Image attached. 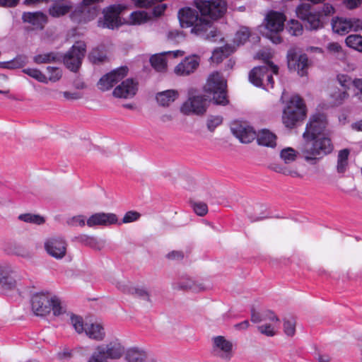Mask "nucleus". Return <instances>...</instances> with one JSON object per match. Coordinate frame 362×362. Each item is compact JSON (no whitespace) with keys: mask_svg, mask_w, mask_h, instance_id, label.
<instances>
[{"mask_svg":"<svg viewBox=\"0 0 362 362\" xmlns=\"http://www.w3.org/2000/svg\"><path fill=\"white\" fill-rule=\"evenodd\" d=\"M194 5L200 13L190 7L180 8L177 16L182 28H192L191 33L204 40H211L217 36V29L211 20H218L227 11L225 0H194Z\"/></svg>","mask_w":362,"mask_h":362,"instance_id":"obj_1","label":"nucleus"},{"mask_svg":"<svg viewBox=\"0 0 362 362\" xmlns=\"http://www.w3.org/2000/svg\"><path fill=\"white\" fill-rule=\"evenodd\" d=\"M327 124V118L323 113H316L310 117L303 134L305 143L300 148L305 160L321 158L333 151L334 146L329 138H318L325 132Z\"/></svg>","mask_w":362,"mask_h":362,"instance_id":"obj_2","label":"nucleus"},{"mask_svg":"<svg viewBox=\"0 0 362 362\" xmlns=\"http://www.w3.org/2000/svg\"><path fill=\"white\" fill-rule=\"evenodd\" d=\"M306 106L300 96H292L285 107L282 121L287 128H294L297 124L303 120L306 116Z\"/></svg>","mask_w":362,"mask_h":362,"instance_id":"obj_3","label":"nucleus"},{"mask_svg":"<svg viewBox=\"0 0 362 362\" xmlns=\"http://www.w3.org/2000/svg\"><path fill=\"white\" fill-rule=\"evenodd\" d=\"M125 353V347L117 339L95 348L88 362H107V359L117 360Z\"/></svg>","mask_w":362,"mask_h":362,"instance_id":"obj_4","label":"nucleus"},{"mask_svg":"<svg viewBox=\"0 0 362 362\" xmlns=\"http://www.w3.org/2000/svg\"><path fill=\"white\" fill-rule=\"evenodd\" d=\"M226 81L218 71L209 75L204 86V91L213 95V100L217 105H226L229 100L226 92Z\"/></svg>","mask_w":362,"mask_h":362,"instance_id":"obj_5","label":"nucleus"},{"mask_svg":"<svg viewBox=\"0 0 362 362\" xmlns=\"http://www.w3.org/2000/svg\"><path fill=\"white\" fill-rule=\"evenodd\" d=\"M266 28L268 30L267 37L274 44H279L282 38L279 33L283 30L286 16L277 11H270L267 16Z\"/></svg>","mask_w":362,"mask_h":362,"instance_id":"obj_6","label":"nucleus"},{"mask_svg":"<svg viewBox=\"0 0 362 362\" xmlns=\"http://www.w3.org/2000/svg\"><path fill=\"white\" fill-rule=\"evenodd\" d=\"M86 45L83 41H77L64 57V63L71 71L76 72L81 66L85 56Z\"/></svg>","mask_w":362,"mask_h":362,"instance_id":"obj_7","label":"nucleus"},{"mask_svg":"<svg viewBox=\"0 0 362 362\" xmlns=\"http://www.w3.org/2000/svg\"><path fill=\"white\" fill-rule=\"evenodd\" d=\"M125 6L121 4L110 5L103 9V19L98 22V27L113 30L121 25L120 14Z\"/></svg>","mask_w":362,"mask_h":362,"instance_id":"obj_8","label":"nucleus"},{"mask_svg":"<svg viewBox=\"0 0 362 362\" xmlns=\"http://www.w3.org/2000/svg\"><path fill=\"white\" fill-rule=\"evenodd\" d=\"M296 12L300 19L307 23L305 26L310 30H317L323 26L320 13L314 11L310 4H300L296 8Z\"/></svg>","mask_w":362,"mask_h":362,"instance_id":"obj_9","label":"nucleus"},{"mask_svg":"<svg viewBox=\"0 0 362 362\" xmlns=\"http://www.w3.org/2000/svg\"><path fill=\"white\" fill-rule=\"evenodd\" d=\"M113 280L117 288L124 292L129 293L141 300L151 303L149 292L144 287H134L129 281L125 279L122 275L114 278H107Z\"/></svg>","mask_w":362,"mask_h":362,"instance_id":"obj_10","label":"nucleus"},{"mask_svg":"<svg viewBox=\"0 0 362 362\" xmlns=\"http://www.w3.org/2000/svg\"><path fill=\"white\" fill-rule=\"evenodd\" d=\"M53 298L49 292H40L34 294L31 298V307L33 313L37 316L43 317L51 311V303Z\"/></svg>","mask_w":362,"mask_h":362,"instance_id":"obj_11","label":"nucleus"},{"mask_svg":"<svg viewBox=\"0 0 362 362\" xmlns=\"http://www.w3.org/2000/svg\"><path fill=\"white\" fill-rule=\"evenodd\" d=\"M286 57L288 67L290 70L296 71L300 76L307 74L308 57L306 54L298 55L295 49H290Z\"/></svg>","mask_w":362,"mask_h":362,"instance_id":"obj_12","label":"nucleus"},{"mask_svg":"<svg viewBox=\"0 0 362 362\" xmlns=\"http://www.w3.org/2000/svg\"><path fill=\"white\" fill-rule=\"evenodd\" d=\"M44 247L49 255L57 259H62L66 254L67 243L64 238L59 236L47 238Z\"/></svg>","mask_w":362,"mask_h":362,"instance_id":"obj_13","label":"nucleus"},{"mask_svg":"<svg viewBox=\"0 0 362 362\" xmlns=\"http://www.w3.org/2000/svg\"><path fill=\"white\" fill-rule=\"evenodd\" d=\"M207 102L208 100L204 95L189 96L180 110L185 115H203L206 111Z\"/></svg>","mask_w":362,"mask_h":362,"instance_id":"obj_14","label":"nucleus"},{"mask_svg":"<svg viewBox=\"0 0 362 362\" xmlns=\"http://www.w3.org/2000/svg\"><path fill=\"white\" fill-rule=\"evenodd\" d=\"M267 66H259L253 68L249 74V80L250 83L257 87H261L263 85V80L265 75L267 74L268 69L270 68L274 74H278L279 67L275 65L269 57L264 59Z\"/></svg>","mask_w":362,"mask_h":362,"instance_id":"obj_15","label":"nucleus"},{"mask_svg":"<svg viewBox=\"0 0 362 362\" xmlns=\"http://www.w3.org/2000/svg\"><path fill=\"white\" fill-rule=\"evenodd\" d=\"M127 66H121L103 76L98 81V86L103 90H108L122 81L128 74Z\"/></svg>","mask_w":362,"mask_h":362,"instance_id":"obj_16","label":"nucleus"},{"mask_svg":"<svg viewBox=\"0 0 362 362\" xmlns=\"http://www.w3.org/2000/svg\"><path fill=\"white\" fill-rule=\"evenodd\" d=\"M213 354L225 361H229L233 356V344L223 336L213 339Z\"/></svg>","mask_w":362,"mask_h":362,"instance_id":"obj_17","label":"nucleus"},{"mask_svg":"<svg viewBox=\"0 0 362 362\" xmlns=\"http://www.w3.org/2000/svg\"><path fill=\"white\" fill-rule=\"evenodd\" d=\"M231 132L242 143L252 142L257 136L253 128L245 122H234L231 124Z\"/></svg>","mask_w":362,"mask_h":362,"instance_id":"obj_18","label":"nucleus"},{"mask_svg":"<svg viewBox=\"0 0 362 362\" xmlns=\"http://www.w3.org/2000/svg\"><path fill=\"white\" fill-rule=\"evenodd\" d=\"M138 90V83L133 78H127L115 87L112 95L119 98H130L134 97Z\"/></svg>","mask_w":362,"mask_h":362,"instance_id":"obj_19","label":"nucleus"},{"mask_svg":"<svg viewBox=\"0 0 362 362\" xmlns=\"http://www.w3.org/2000/svg\"><path fill=\"white\" fill-rule=\"evenodd\" d=\"M199 65V58L197 55L185 57L175 68L177 76H185L194 73Z\"/></svg>","mask_w":362,"mask_h":362,"instance_id":"obj_20","label":"nucleus"},{"mask_svg":"<svg viewBox=\"0 0 362 362\" xmlns=\"http://www.w3.org/2000/svg\"><path fill=\"white\" fill-rule=\"evenodd\" d=\"M22 20L33 26V30H43L48 21L46 14L42 12H24L22 15Z\"/></svg>","mask_w":362,"mask_h":362,"instance_id":"obj_21","label":"nucleus"},{"mask_svg":"<svg viewBox=\"0 0 362 362\" xmlns=\"http://www.w3.org/2000/svg\"><path fill=\"white\" fill-rule=\"evenodd\" d=\"M118 219L115 214L97 213L92 215L87 220V225L89 227L95 226H109L115 224Z\"/></svg>","mask_w":362,"mask_h":362,"instance_id":"obj_22","label":"nucleus"},{"mask_svg":"<svg viewBox=\"0 0 362 362\" xmlns=\"http://www.w3.org/2000/svg\"><path fill=\"white\" fill-rule=\"evenodd\" d=\"M250 320L253 323H260L267 320L276 322H279V318L273 311L270 310H266L262 312H259L255 308L251 309Z\"/></svg>","mask_w":362,"mask_h":362,"instance_id":"obj_23","label":"nucleus"},{"mask_svg":"<svg viewBox=\"0 0 362 362\" xmlns=\"http://www.w3.org/2000/svg\"><path fill=\"white\" fill-rule=\"evenodd\" d=\"M177 287L182 290L199 291L205 289L204 283L199 282L187 275L185 276L178 283Z\"/></svg>","mask_w":362,"mask_h":362,"instance_id":"obj_24","label":"nucleus"},{"mask_svg":"<svg viewBox=\"0 0 362 362\" xmlns=\"http://www.w3.org/2000/svg\"><path fill=\"white\" fill-rule=\"evenodd\" d=\"M85 332L89 338L97 341H102L105 336L103 325L98 322L86 324Z\"/></svg>","mask_w":362,"mask_h":362,"instance_id":"obj_25","label":"nucleus"},{"mask_svg":"<svg viewBox=\"0 0 362 362\" xmlns=\"http://www.w3.org/2000/svg\"><path fill=\"white\" fill-rule=\"evenodd\" d=\"M259 145L274 147L276 144V136L274 134L267 129H262L256 136Z\"/></svg>","mask_w":362,"mask_h":362,"instance_id":"obj_26","label":"nucleus"},{"mask_svg":"<svg viewBox=\"0 0 362 362\" xmlns=\"http://www.w3.org/2000/svg\"><path fill=\"white\" fill-rule=\"evenodd\" d=\"M350 23L351 22L349 18L337 17L332 20V30L339 35H345L351 31Z\"/></svg>","mask_w":362,"mask_h":362,"instance_id":"obj_27","label":"nucleus"},{"mask_svg":"<svg viewBox=\"0 0 362 362\" xmlns=\"http://www.w3.org/2000/svg\"><path fill=\"white\" fill-rule=\"evenodd\" d=\"M178 92L175 90H167L157 93L156 100L162 106H168L178 97Z\"/></svg>","mask_w":362,"mask_h":362,"instance_id":"obj_28","label":"nucleus"},{"mask_svg":"<svg viewBox=\"0 0 362 362\" xmlns=\"http://www.w3.org/2000/svg\"><path fill=\"white\" fill-rule=\"evenodd\" d=\"M147 354L143 349L138 348H131L126 351L125 359L128 362H144Z\"/></svg>","mask_w":362,"mask_h":362,"instance_id":"obj_29","label":"nucleus"},{"mask_svg":"<svg viewBox=\"0 0 362 362\" xmlns=\"http://www.w3.org/2000/svg\"><path fill=\"white\" fill-rule=\"evenodd\" d=\"M72 6L70 4H53L48 9V13L53 18L62 17L70 12Z\"/></svg>","mask_w":362,"mask_h":362,"instance_id":"obj_30","label":"nucleus"},{"mask_svg":"<svg viewBox=\"0 0 362 362\" xmlns=\"http://www.w3.org/2000/svg\"><path fill=\"white\" fill-rule=\"evenodd\" d=\"M150 63L157 71L163 72L167 69V62L164 54H157L151 56Z\"/></svg>","mask_w":362,"mask_h":362,"instance_id":"obj_31","label":"nucleus"},{"mask_svg":"<svg viewBox=\"0 0 362 362\" xmlns=\"http://www.w3.org/2000/svg\"><path fill=\"white\" fill-rule=\"evenodd\" d=\"M296 320L292 316H287L283 319V330L287 337H292L296 334Z\"/></svg>","mask_w":362,"mask_h":362,"instance_id":"obj_32","label":"nucleus"},{"mask_svg":"<svg viewBox=\"0 0 362 362\" xmlns=\"http://www.w3.org/2000/svg\"><path fill=\"white\" fill-rule=\"evenodd\" d=\"M349 153V150L347 148L339 151L337 157V165L338 173H343L346 171V167L348 165Z\"/></svg>","mask_w":362,"mask_h":362,"instance_id":"obj_33","label":"nucleus"},{"mask_svg":"<svg viewBox=\"0 0 362 362\" xmlns=\"http://www.w3.org/2000/svg\"><path fill=\"white\" fill-rule=\"evenodd\" d=\"M233 52V50L230 46L226 45L214 50L211 56V59L214 62L218 64L221 62L224 58L229 56Z\"/></svg>","mask_w":362,"mask_h":362,"instance_id":"obj_34","label":"nucleus"},{"mask_svg":"<svg viewBox=\"0 0 362 362\" xmlns=\"http://www.w3.org/2000/svg\"><path fill=\"white\" fill-rule=\"evenodd\" d=\"M26 63L25 57L19 56L11 61L0 62V67L8 69H15L23 67Z\"/></svg>","mask_w":362,"mask_h":362,"instance_id":"obj_35","label":"nucleus"},{"mask_svg":"<svg viewBox=\"0 0 362 362\" xmlns=\"http://www.w3.org/2000/svg\"><path fill=\"white\" fill-rule=\"evenodd\" d=\"M18 218L23 222L35 225H42L45 222V219L43 216L30 213L20 214Z\"/></svg>","mask_w":362,"mask_h":362,"instance_id":"obj_36","label":"nucleus"},{"mask_svg":"<svg viewBox=\"0 0 362 362\" xmlns=\"http://www.w3.org/2000/svg\"><path fill=\"white\" fill-rule=\"evenodd\" d=\"M331 97L333 99V104L339 105L349 98V93L346 90L336 88L332 92Z\"/></svg>","mask_w":362,"mask_h":362,"instance_id":"obj_37","label":"nucleus"},{"mask_svg":"<svg viewBox=\"0 0 362 362\" xmlns=\"http://www.w3.org/2000/svg\"><path fill=\"white\" fill-rule=\"evenodd\" d=\"M16 281L10 273H0V286L5 289H12L16 287Z\"/></svg>","mask_w":362,"mask_h":362,"instance_id":"obj_38","label":"nucleus"},{"mask_svg":"<svg viewBox=\"0 0 362 362\" xmlns=\"http://www.w3.org/2000/svg\"><path fill=\"white\" fill-rule=\"evenodd\" d=\"M345 42L348 47L358 51H362V36L358 35H350L346 38Z\"/></svg>","mask_w":362,"mask_h":362,"instance_id":"obj_39","label":"nucleus"},{"mask_svg":"<svg viewBox=\"0 0 362 362\" xmlns=\"http://www.w3.org/2000/svg\"><path fill=\"white\" fill-rule=\"evenodd\" d=\"M88 58L93 64H100L103 62L107 57L103 49L96 47L90 52Z\"/></svg>","mask_w":362,"mask_h":362,"instance_id":"obj_40","label":"nucleus"},{"mask_svg":"<svg viewBox=\"0 0 362 362\" xmlns=\"http://www.w3.org/2000/svg\"><path fill=\"white\" fill-rule=\"evenodd\" d=\"M23 71L39 82L45 83H48V79L47 76L40 70L37 69L28 68L23 69Z\"/></svg>","mask_w":362,"mask_h":362,"instance_id":"obj_41","label":"nucleus"},{"mask_svg":"<svg viewBox=\"0 0 362 362\" xmlns=\"http://www.w3.org/2000/svg\"><path fill=\"white\" fill-rule=\"evenodd\" d=\"M287 30L291 35L298 36L303 33V25L297 20L291 19L287 23Z\"/></svg>","mask_w":362,"mask_h":362,"instance_id":"obj_42","label":"nucleus"},{"mask_svg":"<svg viewBox=\"0 0 362 362\" xmlns=\"http://www.w3.org/2000/svg\"><path fill=\"white\" fill-rule=\"evenodd\" d=\"M57 54L55 52H49L46 54H37L34 57V62L37 64L50 63L57 59Z\"/></svg>","mask_w":362,"mask_h":362,"instance_id":"obj_43","label":"nucleus"},{"mask_svg":"<svg viewBox=\"0 0 362 362\" xmlns=\"http://www.w3.org/2000/svg\"><path fill=\"white\" fill-rule=\"evenodd\" d=\"M79 240L85 245L89 246L90 247L95 250H100L101 245L98 240L94 237H90L88 235H81L78 238Z\"/></svg>","mask_w":362,"mask_h":362,"instance_id":"obj_44","label":"nucleus"},{"mask_svg":"<svg viewBox=\"0 0 362 362\" xmlns=\"http://www.w3.org/2000/svg\"><path fill=\"white\" fill-rule=\"evenodd\" d=\"M257 330L262 334H264L268 337H274L277 333L274 326L271 323H265L264 325L257 326Z\"/></svg>","mask_w":362,"mask_h":362,"instance_id":"obj_45","label":"nucleus"},{"mask_svg":"<svg viewBox=\"0 0 362 362\" xmlns=\"http://www.w3.org/2000/svg\"><path fill=\"white\" fill-rule=\"evenodd\" d=\"M148 19L146 11H134L130 15V20L133 24H141L146 23Z\"/></svg>","mask_w":362,"mask_h":362,"instance_id":"obj_46","label":"nucleus"},{"mask_svg":"<svg viewBox=\"0 0 362 362\" xmlns=\"http://www.w3.org/2000/svg\"><path fill=\"white\" fill-rule=\"evenodd\" d=\"M280 156L285 163H289L296 160V153L293 148L288 147L281 151Z\"/></svg>","mask_w":362,"mask_h":362,"instance_id":"obj_47","label":"nucleus"},{"mask_svg":"<svg viewBox=\"0 0 362 362\" xmlns=\"http://www.w3.org/2000/svg\"><path fill=\"white\" fill-rule=\"evenodd\" d=\"M71 322L77 333L81 334L85 332L86 326L84 327L83 319L81 317L73 315L71 317Z\"/></svg>","mask_w":362,"mask_h":362,"instance_id":"obj_48","label":"nucleus"},{"mask_svg":"<svg viewBox=\"0 0 362 362\" xmlns=\"http://www.w3.org/2000/svg\"><path fill=\"white\" fill-rule=\"evenodd\" d=\"M53 310V314L55 316L60 315L63 313L65 312L64 308L62 306V303L60 300L56 296H53L52 303H51V310Z\"/></svg>","mask_w":362,"mask_h":362,"instance_id":"obj_49","label":"nucleus"},{"mask_svg":"<svg viewBox=\"0 0 362 362\" xmlns=\"http://www.w3.org/2000/svg\"><path fill=\"white\" fill-rule=\"evenodd\" d=\"M192 207L193 208L194 211L200 216H204L208 212V206L204 202H192Z\"/></svg>","mask_w":362,"mask_h":362,"instance_id":"obj_50","label":"nucleus"},{"mask_svg":"<svg viewBox=\"0 0 362 362\" xmlns=\"http://www.w3.org/2000/svg\"><path fill=\"white\" fill-rule=\"evenodd\" d=\"M47 71L49 74L48 81L56 82L59 81L62 77V72L59 68L53 66H47Z\"/></svg>","mask_w":362,"mask_h":362,"instance_id":"obj_51","label":"nucleus"},{"mask_svg":"<svg viewBox=\"0 0 362 362\" xmlns=\"http://www.w3.org/2000/svg\"><path fill=\"white\" fill-rule=\"evenodd\" d=\"M337 81L343 89L346 90L349 89L350 86L353 84L351 78L346 74H339L337 76Z\"/></svg>","mask_w":362,"mask_h":362,"instance_id":"obj_52","label":"nucleus"},{"mask_svg":"<svg viewBox=\"0 0 362 362\" xmlns=\"http://www.w3.org/2000/svg\"><path fill=\"white\" fill-rule=\"evenodd\" d=\"M67 279L76 281H92V279L90 278V275L89 273H72L70 276H67Z\"/></svg>","mask_w":362,"mask_h":362,"instance_id":"obj_53","label":"nucleus"},{"mask_svg":"<svg viewBox=\"0 0 362 362\" xmlns=\"http://www.w3.org/2000/svg\"><path fill=\"white\" fill-rule=\"evenodd\" d=\"M185 257V253L182 250H173L166 255V258L170 261L180 262Z\"/></svg>","mask_w":362,"mask_h":362,"instance_id":"obj_54","label":"nucleus"},{"mask_svg":"<svg viewBox=\"0 0 362 362\" xmlns=\"http://www.w3.org/2000/svg\"><path fill=\"white\" fill-rule=\"evenodd\" d=\"M316 12H319L320 13V20L322 21V18L323 16H329L334 13L335 8L334 6L329 4H324L322 8L320 11H316Z\"/></svg>","mask_w":362,"mask_h":362,"instance_id":"obj_55","label":"nucleus"},{"mask_svg":"<svg viewBox=\"0 0 362 362\" xmlns=\"http://www.w3.org/2000/svg\"><path fill=\"white\" fill-rule=\"evenodd\" d=\"M222 122L223 118L221 116L213 117L208 120L207 127L209 131L213 132Z\"/></svg>","mask_w":362,"mask_h":362,"instance_id":"obj_56","label":"nucleus"},{"mask_svg":"<svg viewBox=\"0 0 362 362\" xmlns=\"http://www.w3.org/2000/svg\"><path fill=\"white\" fill-rule=\"evenodd\" d=\"M250 37V32L247 29L245 28L236 33L235 40L238 43L243 44L246 42Z\"/></svg>","mask_w":362,"mask_h":362,"instance_id":"obj_57","label":"nucleus"},{"mask_svg":"<svg viewBox=\"0 0 362 362\" xmlns=\"http://www.w3.org/2000/svg\"><path fill=\"white\" fill-rule=\"evenodd\" d=\"M140 217V214L134 211H129L125 214L123 217L122 222L124 223H130L136 221Z\"/></svg>","mask_w":362,"mask_h":362,"instance_id":"obj_58","label":"nucleus"},{"mask_svg":"<svg viewBox=\"0 0 362 362\" xmlns=\"http://www.w3.org/2000/svg\"><path fill=\"white\" fill-rule=\"evenodd\" d=\"M343 4L346 8L353 10L362 4V0H344Z\"/></svg>","mask_w":362,"mask_h":362,"instance_id":"obj_59","label":"nucleus"},{"mask_svg":"<svg viewBox=\"0 0 362 362\" xmlns=\"http://www.w3.org/2000/svg\"><path fill=\"white\" fill-rule=\"evenodd\" d=\"M351 22V31H358L362 30V20L359 18H349Z\"/></svg>","mask_w":362,"mask_h":362,"instance_id":"obj_60","label":"nucleus"},{"mask_svg":"<svg viewBox=\"0 0 362 362\" xmlns=\"http://www.w3.org/2000/svg\"><path fill=\"white\" fill-rule=\"evenodd\" d=\"M168 38L172 42H178L180 39L183 38V35L182 33L177 30H173L168 33Z\"/></svg>","mask_w":362,"mask_h":362,"instance_id":"obj_61","label":"nucleus"},{"mask_svg":"<svg viewBox=\"0 0 362 362\" xmlns=\"http://www.w3.org/2000/svg\"><path fill=\"white\" fill-rule=\"evenodd\" d=\"M137 8H150L153 6L151 0H131Z\"/></svg>","mask_w":362,"mask_h":362,"instance_id":"obj_62","label":"nucleus"},{"mask_svg":"<svg viewBox=\"0 0 362 362\" xmlns=\"http://www.w3.org/2000/svg\"><path fill=\"white\" fill-rule=\"evenodd\" d=\"M353 85L358 89L357 95L358 99L362 102V78H355L353 80Z\"/></svg>","mask_w":362,"mask_h":362,"instance_id":"obj_63","label":"nucleus"},{"mask_svg":"<svg viewBox=\"0 0 362 362\" xmlns=\"http://www.w3.org/2000/svg\"><path fill=\"white\" fill-rule=\"evenodd\" d=\"M166 8L167 5L165 4L158 5L153 8V13L155 16H160L163 14Z\"/></svg>","mask_w":362,"mask_h":362,"instance_id":"obj_64","label":"nucleus"}]
</instances>
